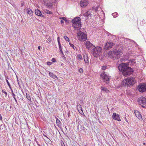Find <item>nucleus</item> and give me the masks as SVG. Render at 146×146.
Segmentation results:
<instances>
[{
	"mask_svg": "<svg viewBox=\"0 0 146 146\" xmlns=\"http://www.w3.org/2000/svg\"><path fill=\"white\" fill-rule=\"evenodd\" d=\"M35 13L36 15L41 17H44V16L42 15L41 11L38 9H36L35 10Z\"/></svg>",
	"mask_w": 146,
	"mask_h": 146,
	"instance_id": "nucleus-15",
	"label": "nucleus"
},
{
	"mask_svg": "<svg viewBox=\"0 0 146 146\" xmlns=\"http://www.w3.org/2000/svg\"><path fill=\"white\" fill-rule=\"evenodd\" d=\"M122 53L121 50L115 49L113 52L110 51L107 53L106 56L111 58L118 59L120 58Z\"/></svg>",
	"mask_w": 146,
	"mask_h": 146,
	"instance_id": "nucleus-1",
	"label": "nucleus"
},
{
	"mask_svg": "<svg viewBox=\"0 0 146 146\" xmlns=\"http://www.w3.org/2000/svg\"><path fill=\"white\" fill-rule=\"evenodd\" d=\"M114 45V44L111 42H108L104 46V48L106 50L108 49L109 48H112Z\"/></svg>",
	"mask_w": 146,
	"mask_h": 146,
	"instance_id": "nucleus-10",
	"label": "nucleus"
},
{
	"mask_svg": "<svg viewBox=\"0 0 146 146\" xmlns=\"http://www.w3.org/2000/svg\"><path fill=\"white\" fill-rule=\"evenodd\" d=\"M84 44L87 48L89 50L91 49V48L93 49L94 47V46L88 41L85 42Z\"/></svg>",
	"mask_w": 146,
	"mask_h": 146,
	"instance_id": "nucleus-12",
	"label": "nucleus"
},
{
	"mask_svg": "<svg viewBox=\"0 0 146 146\" xmlns=\"http://www.w3.org/2000/svg\"><path fill=\"white\" fill-rule=\"evenodd\" d=\"M53 1H49L47 3V6L49 7H52L53 5Z\"/></svg>",
	"mask_w": 146,
	"mask_h": 146,
	"instance_id": "nucleus-20",
	"label": "nucleus"
},
{
	"mask_svg": "<svg viewBox=\"0 0 146 146\" xmlns=\"http://www.w3.org/2000/svg\"><path fill=\"white\" fill-rule=\"evenodd\" d=\"M2 117L1 116V114H0V120H2Z\"/></svg>",
	"mask_w": 146,
	"mask_h": 146,
	"instance_id": "nucleus-44",
	"label": "nucleus"
},
{
	"mask_svg": "<svg viewBox=\"0 0 146 146\" xmlns=\"http://www.w3.org/2000/svg\"><path fill=\"white\" fill-rule=\"evenodd\" d=\"M88 4V0H82L80 3V5L82 7H85Z\"/></svg>",
	"mask_w": 146,
	"mask_h": 146,
	"instance_id": "nucleus-13",
	"label": "nucleus"
},
{
	"mask_svg": "<svg viewBox=\"0 0 146 146\" xmlns=\"http://www.w3.org/2000/svg\"><path fill=\"white\" fill-rule=\"evenodd\" d=\"M135 114L136 116L139 119H142V117L141 114L137 111H135Z\"/></svg>",
	"mask_w": 146,
	"mask_h": 146,
	"instance_id": "nucleus-16",
	"label": "nucleus"
},
{
	"mask_svg": "<svg viewBox=\"0 0 146 146\" xmlns=\"http://www.w3.org/2000/svg\"><path fill=\"white\" fill-rule=\"evenodd\" d=\"M62 57H64L65 58V56H64V55H63V54H62Z\"/></svg>",
	"mask_w": 146,
	"mask_h": 146,
	"instance_id": "nucleus-50",
	"label": "nucleus"
},
{
	"mask_svg": "<svg viewBox=\"0 0 146 146\" xmlns=\"http://www.w3.org/2000/svg\"><path fill=\"white\" fill-rule=\"evenodd\" d=\"M139 91L142 92L146 91V85L144 83H141L139 84L138 87Z\"/></svg>",
	"mask_w": 146,
	"mask_h": 146,
	"instance_id": "nucleus-9",
	"label": "nucleus"
},
{
	"mask_svg": "<svg viewBox=\"0 0 146 146\" xmlns=\"http://www.w3.org/2000/svg\"><path fill=\"white\" fill-rule=\"evenodd\" d=\"M106 67L104 66H102V70H105L106 69Z\"/></svg>",
	"mask_w": 146,
	"mask_h": 146,
	"instance_id": "nucleus-39",
	"label": "nucleus"
},
{
	"mask_svg": "<svg viewBox=\"0 0 146 146\" xmlns=\"http://www.w3.org/2000/svg\"><path fill=\"white\" fill-rule=\"evenodd\" d=\"M112 15L114 17H117L118 15V14L116 12H115L113 13Z\"/></svg>",
	"mask_w": 146,
	"mask_h": 146,
	"instance_id": "nucleus-27",
	"label": "nucleus"
},
{
	"mask_svg": "<svg viewBox=\"0 0 146 146\" xmlns=\"http://www.w3.org/2000/svg\"><path fill=\"white\" fill-rule=\"evenodd\" d=\"M79 72H80V73L82 72H83V69L82 68H80L79 70Z\"/></svg>",
	"mask_w": 146,
	"mask_h": 146,
	"instance_id": "nucleus-40",
	"label": "nucleus"
},
{
	"mask_svg": "<svg viewBox=\"0 0 146 146\" xmlns=\"http://www.w3.org/2000/svg\"><path fill=\"white\" fill-rule=\"evenodd\" d=\"M81 19L80 17H78L72 20V26L75 30H78L80 29L81 26Z\"/></svg>",
	"mask_w": 146,
	"mask_h": 146,
	"instance_id": "nucleus-2",
	"label": "nucleus"
},
{
	"mask_svg": "<svg viewBox=\"0 0 146 146\" xmlns=\"http://www.w3.org/2000/svg\"><path fill=\"white\" fill-rule=\"evenodd\" d=\"M38 49L39 50H40V46L38 47Z\"/></svg>",
	"mask_w": 146,
	"mask_h": 146,
	"instance_id": "nucleus-46",
	"label": "nucleus"
},
{
	"mask_svg": "<svg viewBox=\"0 0 146 146\" xmlns=\"http://www.w3.org/2000/svg\"><path fill=\"white\" fill-rule=\"evenodd\" d=\"M77 38L79 40L84 41L87 39V35L84 33L79 31L77 33Z\"/></svg>",
	"mask_w": 146,
	"mask_h": 146,
	"instance_id": "nucleus-5",
	"label": "nucleus"
},
{
	"mask_svg": "<svg viewBox=\"0 0 146 146\" xmlns=\"http://www.w3.org/2000/svg\"><path fill=\"white\" fill-rule=\"evenodd\" d=\"M52 62H56V60L54 58H52Z\"/></svg>",
	"mask_w": 146,
	"mask_h": 146,
	"instance_id": "nucleus-41",
	"label": "nucleus"
},
{
	"mask_svg": "<svg viewBox=\"0 0 146 146\" xmlns=\"http://www.w3.org/2000/svg\"><path fill=\"white\" fill-rule=\"evenodd\" d=\"M138 101L139 104L141 105H143L146 104V99L144 97H141L139 98Z\"/></svg>",
	"mask_w": 146,
	"mask_h": 146,
	"instance_id": "nucleus-11",
	"label": "nucleus"
},
{
	"mask_svg": "<svg viewBox=\"0 0 146 146\" xmlns=\"http://www.w3.org/2000/svg\"><path fill=\"white\" fill-rule=\"evenodd\" d=\"M57 1H56V0H55V1L54 2V3H56H56H57Z\"/></svg>",
	"mask_w": 146,
	"mask_h": 146,
	"instance_id": "nucleus-48",
	"label": "nucleus"
},
{
	"mask_svg": "<svg viewBox=\"0 0 146 146\" xmlns=\"http://www.w3.org/2000/svg\"><path fill=\"white\" fill-rule=\"evenodd\" d=\"M49 76L51 77L52 78H53L54 79H57L58 78L53 73L51 72H49Z\"/></svg>",
	"mask_w": 146,
	"mask_h": 146,
	"instance_id": "nucleus-19",
	"label": "nucleus"
},
{
	"mask_svg": "<svg viewBox=\"0 0 146 146\" xmlns=\"http://www.w3.org/2000/svg\"><path fill=\"white\" fill-rule=\"evenodd\" d=\"M133 70L131 68L129 67V66L127 67V68L123 73V75L124 76H127L133 73Z\"/></svg>",
	"mask_w": 146,
	"mask_h": 146,
	"instance_id": "nucleus-8",
	"label": "nucleus"
},
{
	"mask_svg": "<svg viewBox=\"0 0 146 146\" xmlns=\"http://www.w3.org/2000/svg\"><path fill=\"white\" fill-rule=\"evenodd\" d=\"M90 12L88 11L85 13L84 14V15L85 17V18H84L85 20H87L88 18V16L89 15H90Z\"/></svg>",
	"mask_w": 146,
	"mask_h": 146,
	"instance_id": "nucleus-17",
	"label": "nucleus"
},
{
	"mask_svg": "<svg viewBox=\"0 0 146 146\" xmlns=\"http://www.w3.org/2000/svg\"><path fill=\"white\" fill-rule=\"evenodd\" d=\"M84 60L86 63H88V58L87 54H85V55H84Z\"/></svg>",
	"mask_w": 146,
	"mask_h": 146,
	"instance_id": "nucleus-18",
	"label": "nucleus"
},
{
	"mask_svg": "<svg viewBox=\"0 0 146 146\" xmlns=\"http://www.w3.org/2000/svg\"><path fill=\"white\" fill-rule=\"evenodd\" d=\"M143 144L144 145H145V143H143Z\"/></svg>",
	"mask_w": 146,
	"mask_h": 146,
	"instance_id": "nucleus-52",
	"label": "nucleus"
},
{
	"mask_svg": "<svg viewBox=\"0 0 146 146\" xmlns=\"http://www.w3.org/2000/svg\"><path fill=\"white\" fill-rule=\"evenodd\" d=\"M96 12H97L98 11V9H99V7L98 6L97 7H94L92 8Z\"/></svg>",
	"mask_w": 146,
	"mask_h": 146,
	"instance_id": "nucleus-26",
	"label": "nucleus"
},
{
	"mask_svg": "<svg viewBox=\"0 0 146 146\" xmlns=\"http://www.w3.org/2000/svg\"><path fill=\"white\" fill-rule=\"evenodd\" d=\"M6 82L7 83V84L8 85L9 87H10V88H11L9 82V81H8V80L7 79H6Z\"/></svg>",
	"mask_w": 146,
	"mask_h": 146,
	"instance_id": "nucleus-33",
	"label": "nucleus"
},
{
	"mask_svg": "<svg viewBox=\"0 0 146 146\" xmlns=\"http://www.w3.org/2000/svg\"><path fill=\"white\" fill-rule=\"evenodd\" d=\"M38 146H41V145L39 144H38Z\"/></svg>",
	"mask_w": 146,
	"mask_h": 146,
	"instance_id": "nucleus-51",
	"label": "nucleus"
},
{
	"mask_svg": "<svg viewBox=\"0 0 146 146\" xmlns=\"http://www.w3.org/2000/svg\"><path fill=\"white\" fill-rule=\"evenodd\" d=\"M52 63L51 62H47V64L48 65L50 66L51 65Z\"/></svg>",
	"mask_w": 146,
	"mask_h": 146,
	"instance_id": "nucleus-35",
	"label": "nucleus"
},
{
	"mask_svg": "<svg viewBox=\"0 0 146 146\" xmlns=\"http://www.w3.org/2000/svg\"><path fill=\"white\" fill-rule=\"evenodd\" d=\"M44 12H45V13L49 14H51L52 13V12H51L50 11H49V10H47V9H44Z\"/></svg>",
	"mask_w": 146,
	"mask_h": 146,
	"instance_id": "nucleus-23",
	"label": "nucleus"
},
{
	"mask_svg": "<svg viewBox=\"0 0 146 146\" xmlns=\"http://www.w3.org/2000/svg\"><path fill=\"white\" fill-rule=\"evenodd\" d=\"M70 46L74 50L75 48L74 45L73 44L70 43Z\"/></svg>",
	"mask_w": 146,
	"mask_h": 146,
	"instance_id": "nucleus-34",
	"label": "nucleus"
},
{
	"mask_svg": "<svg viewBox=\"0 0 146 146\" xmlns=\"http://www.w3.org/2000/svg\"><path fill=\"white\" fill-rule=\"evenodd\" d=\"M56 123L57 125L58 126H60L61 125L60 121L56 117Z\"/></svg>",
	"mask_w": 146,
	"mask_h": 146,
	"instance_id": "nucleus-24",
	"label": "nucleus"
},
{
	"mask_svg": "<svg viewBox=\"0 0 146 146\" xmlns=\"http://www.w3.org/2000/svg\"><path fill=\"white\" fill-rule=\"evenodd\" d=\"M112 118L114 119L117 120L118 121H121L119 115L118 114H116L115 113H113Z\"/></svg>",
	"mask_w": 146,
	"mask_h": 146,
	"instance_id": "nucleus-14",
	"label": "nucleus"
},
{
	"mask_svg": "<svg viewBox=\"0 0 146 146\" xmlns=\"http://www.w3.org/2000/svg\"><path fill=\"white\" fill-rule=\"evenodd\" d=\"M2 92L3 93H4L6 96L7 95V93L6 92L3 91V90H2Z\"/></svg>",
	"mask_w": 146,
	"mask_h": 146,
	"instance_id": "nucleus-38",
	"label": "nucleus"
},
{
	"mask_svg": "<svg viewBox=\"0 0 146 146\" xmlns=\"http://www.w3.org/2000/svg\"><path fill=\"white\" fill-rule=\"evenodd\" d=\"M59 45V50H60V52H61L62 54H63L64 55V54L62 50L61 45L60 43H58Z\"/></svg>",
	"mask_w": 146,
	"mask_h": 146,
	"instance_id": "nucleus-25",
	"label": "nucleus"
},
{
	"mask_svg": "<svg viewBox=\"0 0 146 146\" xmlns=\"http://www.w3.org/2000/svg\"><path fill=\"white\" fill-rule=\"evenodd\" d=\"M125 121L127 122H128V121H127V119L126 118V117H125Z\"/></svg>",
	"mask_w": 146,
	"mask_h": 146,
	"instance_id": "nucleus-45",
	"label": "nucleus"
},
{
	"mask_svg": "<svg viewBox=\"0 0 146 146\" xmlns=\"http://www.w3.org/2000/svg\"><path fill=\"white\" fill-rule=\"evenodd\" d=\"M128 65L129 64L127 63H122L119 65L118 66V69L119 71H121L123 73L126 69L127 68Z\"/></svg>",
	"mask_w": 146,
	"mask_h": 146,
	"instance_id": "nucleus-7",
	"label": "nucleus"
},
{
	"mask_svg": "<svg viewBox=\"0 0 146 146\" xmlns=\"http://www.w3.org/2000/svg\"><path fill=\"white\" fill-rule=\"evenodd\" d=\"M82 58V56L80 54H78V58L80 60H81Z\"/></svg>",
	"mask_w": 146,
	"mask_h": 146,
	"instance_id": "nucleus-31",
	"label": "nucleus"
},
{
	"mask_svg": "<svg viewBox=\"0 0 146 146\" xmlns=\"http://www.w3.org/2000/svg\"><path fill=\"white\" fill-rule=\"evenodd\" d=\"M11 91L12 92V96H13V98H15V95L14 94V93H13V92L12 90H11Z\"/></svg>",
	"mask_w": 146,
	"mask_h": 146,
	"instance_id": "nucleus-36",
	"label": "nucleus"
},
{
	"mask_svg": "<svg viewBox=\"0 0 146 146\" xmlns=\"http://www.w3.org/2000/svg\"><path fill=\"white\" fill-rule=\"evenodd\" d=\"M101 78L103 81L106 84H108L110 78V77L105 72H102L100 75Z\"/></svg>",
	"mask_w": 146,
	"mask_h": 146,
	"instance_id": "nucleus-6",
	"label": "nucleus"
},
{
	"mask_svg": "<svg viewBox=\"0 0 146 146\" xmlns=\"http://www.w3.org/2000/svg\"><path fill=\"white\" fill-rule=\"evenodd\" d=\"M26 98L27 99L29 100H31L29 94H28L27 93L26 94Z\"/></svg>",
	"mask_w": 146,
	"mask_h": 146,
	"instance_id": "nucleus-28",
	"label": "nucleus"
},
{
	"mask_svg": "<svg viewBox=\"0 0 146 146\" xmlns=\"http://www.w3.org/2000/svg\"><path fill=\"white\" fill-rule=\"evenodd\" d=\"M97 100H99V101H100L102 100V98H101V96L100 95H99V96H98L97 98Z\"/></svg>",
	"mask_w": 146,
	"mask_h": 146,
	"instance_id": "nucleus-32",
	"label": "nucleus"
},
{
	"mask_svg": "<svg viewBox=\"0 0 146 146\" xmlns=\"http://www.w3.org/2000/svg\"><path fill=\"white\" fill-rule=\"evenodd\" d=\"M60 19H63V20L65 21H66V18L65 17H63L60 18Z\"/></svg>",
	"mask_w": 146,
	"mask_h": 146,
	"instance_id": "nucleus-37",
	"label": "nucleus"
},
{
	"mask_svg": "<svg viewBox=\"0 0 146 146\" xmlns=\"http://www.w3.org/2000/svg\"><path fill=\"white\" fill-rule=\"evenodd\" d=\"M102 48L100 46L94 47L92 50V53L95 57H97L101 54Z\"/></svg>",
	"mask_w": 146,
	"mask_h": 146,
	"instance_id": "nucleus-4",
	"label": "nucleus"
},
{
	"mask_svg": "<svg viewBox=\"0 0 146 146\" xmlns=\"http://www.w3.org/2000/svg\"><path fill=\"white\" fill-rule=\"evenodd\" d=\"M57 41L58 42V43H60V38L59 37H58L57 38Z\"/></svg>",
	"mask_w": 146,
	"mask_h": 146,
	"instance_id": "nucleus-42",
	"label": "nucleus"
},
{
	"mask_svg": "<svg viewBox=\"0 0 146 146\" xmlns=\"http://www.w3.org/2000/svg\"><path fill=\"white\" fill-rule=\"evenodd\" d=\"M27 13L31 15H32L33 13V12L30 9H28L27 10Z\"/></svg>",
	"mask_w": 146,
	"mask_h": 146,
	"instance_id": "nucleus-22",
	"label": "nucleus"
},
{
	"mask_svg": "<svg viewBox=\"0 0 146 146\" xmlns=\"http://www.w3.org/2000/svg\"><path fill=\"white\" fill-rule=\"evenodd\" d=\"M135 63V62H132V64H133V63Z\"/></svg>",
	"mask_w": 146,
	"mask_h": 146,
	"instance_id": "nucleus-53",
	"label": "nucleus"
},
{
	"mask_svg": "<svg viewBox=\"0 0 146 146\" xmlns=\"http://www.w3.org/2000/svg\"><path fill=\"white\" fill-rule=\"evenodd\" d=\"M43 135H44V136H45V137H46L47 138H48V137H47V136H46L44 134H43Z\"/></svg>",
	"mask_w": 146,
	"mask_h": 146,
	"instance_id": "nucleus-49",
	"label": "nucleus"
},
{
	"mask_svg": "<svg viewBox=\"0 0 146 146\" xmlns=\"http://www.w3.org/2000/svg\"><path fill=\"white\" fill-rule=\"evenodd\" d=\"M64 38L67 41H69V38L66 36H64Z\"/></svg>",
	"mask_w": 146,
	"mask_h": 146,
	"instance_id": "nucleus-29",
	"label": "nucleus"
},
{
	"mask_svg": "<svg viewBox=\"0 0 146 146\" xmlns=\"http://www.w3.org/2000/svg\"><path fill=\"white\" fill-rule=\"evenodd\" d=\"M60 23H61V24L63 23H64V21L62 20H61L60 21Z\"/></svg>",
	"mask_w": 146,
	"mask_h": 146,
	"instance_id": "nucleus-43",
	"label": "nucleus"
},
{
	"mask_svg": "<svg viewBox=\"0 0 146 146\" xmlns=\"http://www.w3.org/2000/svg\"><path fill=\"white\" fill-rule=\"evenodd\" d=\"M101 88V90L102 91L106 93H108L109 92V90L106 88L102 87Z\"/></svg>",
	"mask_w": 146,
	"mask_h": 146,
	"instance_id": "nucleus-21",
	"label": "nucleus"
},
{
	"mask_svg": "<svg viewBox=\"0 0 146 146\" xmlns=\"http://www.w3.org/2000/svg\"><path fill=\"white\" fill-rule=\"evenodd\" d=\"M135 82V78L129 77L123 80L121 83L123 86H127L131 85H133Z\"/></svg>",
	"mask_w": 146,
	"mask_h": 146,
	"instance_id": "nucleus-3",
	"label": "nucleus"
},
{
	"mask_svg": "<svg viewBox=\"0 0 146 146\" xmlns=\"http://www.w3.org/2000/svg\"><path fill=\"white\" fill-rule=\"evenodd\" d=\"M46 38L47 39L48 38V40L49 42H50L51 41V38L49 36H46Z\"/></svg>",
	"mask_w": 146,
	"mask_h": 146,
	"instance_id": "nucleus-30",
	"label": "nucleus"
},
{
	"mask_svg": "<svg viewBox=\"0 0 146 146\" xmlns=\"http://www.w3.org/2000/svg\"><path fill=\"white\" fill-rule=\"evenodd\" d=\"M14 98V99H15V102H16V103H17V100H16V98H15H15Z\"/></svg>",
	"mask_w": 146,
	"mask_h": 146,
	"instance_id": "nucleus-47",
	"label": "nucleus"
}]
</instances>
